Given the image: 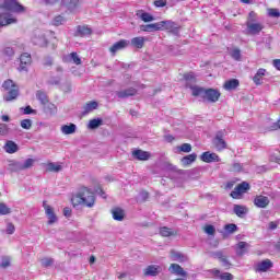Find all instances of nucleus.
<instances>
[{"mask_svg":"<svg viewBox=\"0 0 280 280\" xmlns=\"http://www.w3.org/2000/svg\"><path fill=\"white\" fill-rule=\"evenodd\" d=\"M248 248H250V245L244 241L238 242V244L235 247L237 257H244L246 253H248Z\"/></svg>","mask_w":280,"mask_h":280,"instance_id":"nucleus-16","label":"nucleus"},{"mask_svg":"<svg viewBox=\"0 0 280 280\" xmlns=\"http://www.w3.org/2000/svg\"><path fill=\"white\" fill-rule=\"evenodd\" d=\"M254 205L258 209H266L270 205V198L264 195H258L254 198Z\"/></svg>","mask_w":280,"mask_h":280,"instance_id":"nucleus-12","label":"nucleus"},{"mask_svg":"<svg viewBox=\"0 0 280 280\" xmlns=\"http://www.w3.org/2000/svg\"><path fill=\"white\" fill-rule=\"evenodd\" d=\"M132 47H136L137 49H143V46L145 45V37H133L131 39Z\"/></svg>","mask_w":280,"mask_h":280,"instance_id":"nucleus-30","label":"nucleus"},{"mask_svg":"<svg viewBox=\"0 0 280 280\" xmlns=\"http://www.w3.org/2000/svg\"><path fill=\"white\" fill-rule=\"evenodd\" d=\"M98 104L96 101H91L89 103H86L83 106V115H89V113H93V110H96Z\"/></svg>","mask_w":280,"mask_h":280,"instance_id":"nucleus-28","label":"nucleus"},{"mask_svg":"<svg viewBox=\"0 0 280 280\" xmlns=\"http://www.w3.org/2000/svg\"><path fill=\"white\" fill-rule=\"evenodd\" d=\"M277 226H279V223H278V222H270V223H269V229H270V231H275V229H277Z\"/></svg>","mask_w":280,"mask_h":280,"instance_id":"nucleus-64","label":"nucleus"},{"mask_svg":"<svg viewBox=\"0 0 280 280\" xmlns=\"http://www.w3.org/2000/svg\"><path fill=\"white\" fill-rule=\"evenodd\" d=\"M233 172H242V164L234 163L233 164Z\"/></svg>","mask_w":280,"mask_h":280,"instance_id":"nucleus-61","label":"nucleus"},{"mask_svg":"<svg viewBox=\"0 0 280 280\" xmlns=\"http://www.w3.org/2000/svg\"><path fill=\"white\" fill-rule=\"evenodd\" d=\"M43 207L45 209V213L46 217L48 219V224H56V222H58V217L56 215V213L54 212V208H51V206L47 205V201H43Z\"/></svg>","mask_w":280,"mask_h":280,"instance_id":"nucleus-8","label":"nucleus"},{"mask_svg":"<svg viewBox=\"0 0 280 280\" xmlns=\"http://www.w3.org/2000/svg\"><path fill=\"white\" fill-rule=\"evenodd\" d=\"M31 40L33 45H36L37 47H46L48 44L45 33L40 31H36Z\"/></svg>","mask_w":280,"mask_h":280,"instance_id":"nucleus-6","label":"nucleus"},{"mask_svg":"<svg viewBox=\"0 0 280 280\" xmlns=\"http://www.w3.org/2000/svg\"><path fill=\"white\" fill-rule=\"evenodd\" d=\"M272 268V260L265 259L256 265V272H268Z\"/></svg>","mask_w":280,"mask_h":280,"instance_id":"nucleus-18","label":"nucleus"},{"mask_svg":"<svg viewBox=\"0 0 280 280\" xmlns=\"http://www.w3.org/2000/svg\"><path fill=\"white\" fill-rule=\"evenodd\" d=\"M32 65V55L24 52L20 57V67L19 71H27V67Z\"/></svg>","mask_w":280,"mask_h":280,"instance_id":"nucleus-11","label":"nucleus"},{"mask_svg":"<svg viewBox=\"0 0 280 280\" xmlns=\"http://www.w3.org/2000/svg\"><path fill=\"white\" fill-rule=\"evenodd\" d=\"M154 5L156 8H165V5H167V1L166 0H155Z\"/></svg>","mask_w":280,"mask_h":280,"instance_id":"nucleus-58","label":"nucleus"},{"mask_svg":"<svg viewBox=\"0 0 280 280\" xmlns=\"http://www.w3.org/2000/svg\"><path fill=\"white\" fill-rule=\"evenodd\" d=\"M21 128H23L24 130H30V128H32V120L31 119H23L21 121Z\"/></svg>","mask_w":280,"mask_h":280,"instance_id":"nucleus-51","label":"nucleus"},{"mask_svg":"<svg viewBox=\"0 0 280 280\" xmlns=\"http://www.w3.org/2000/svg\"><path fill=\"white\" fill-rule=\"evenodd\" d=\"M248 189H250V185H248V183L246 182H243L242 184L234 188V190L231 192V197L237 199L240 198V196H242V194H246Z\"/></svg>","mask_w":280,"mask_h":280,"instance_id":"nucleus-10","label":"nucleus"},{"mask_svg":"<svg viewBox=\"0 0 280 280\" xmlns=\"http://www.w3.org/2000/svg\"><path fill=\"white\" fill-rule=\"evenodd\" d=\"M160 25H162V31L166 30V32H170L171 34H174V36H178L180 27L176 22L173 21H161Z\"/></svg>","mask_w":280,"mask_h":280,"instance_id":"nucleus-5","label":"nucleus"},{"mask_svg":"<svg viewBox=\"0 0 280 280\" xmlns=\"http://www.w3.org/2000/svg\"><path fill=\"white\" fill-rule=\"evenodd\" d=\"M5 10L7 12L21 14L22 12H25V7L16 0H0V27L16 23V19L12 18V14L5 13Z\"/></svg>","mask_w":280,"mask_h":280,"instance_id":"nucleus-1","label":"nucleus"},{"mask_svg":"<svg viewBox=\"0 0 280 280\" xmlns=\"http://www.w3.org/2000/svg\"><path fill=\"white\" fill-rule=\"evenodd\" d=\"M161 272V267L156 265H150L144 270V277H156Z\"/></svg>","mask_w":280,"mask_h":280,"instance_id":"nucleus-24","label":"nucleus"},{"mask_svg":"<svg viewBox=\"0 0 280 280\" xmlns=\"http://www.w3.org/2000/svg\"><path fill=\"white\" fill-rule=\"evenodd\" d=\"M247 27V34H250L252 36H257L261 33V30H264V24L258 22H248L246 23Z\"/></svg>","mask_w":280,"mask_h":280,"instance_id":"nucleus-9","label":"nucleus"},{"mask_svg":"<svg viewBox=\"0 0 280 280\" xmlns=\"http://www.w3.org/2000/svg\"><path fill=\"white\" fill-rule=\"evenodd\" d=\"M272 65L278 71H280V59H275L272 61Z\"/></svg>","mask_w":280,"mask_h":280,"instance_id":"nucleus-62","label":"nucleus"},{"mask_svg":"<svg viewBox=\"0 0 280 280\" xmlns=\"http://www.w3.org/2000/svg\"><path fill=\"white\" fill-rule=\"evenodd\" d=\"M36 163L35 159H26L24 162L18 160H8V171L12 173L25 172V170H31Z\"/></svg>","mask_w":280,"mask_h":280,"instance_id":"nucleus-3","label":"nucleus"},{"mask_svg":"<svg viewBox=\"0 0 280 280\" xmlns=\"http://www.w3.org/2000/svg\"><path fill=\"white\" fill-rule=\"evenodd\" d=\"M197 158L198 155L196 153L186 155L182 159V164L184 165V167H187V165H191V163H194Z\"/></svg>","mask_w":280,"mask_h":280,"instance_id":"nucleus-34","label":"nucleus"},{"mask_svg":"<svg viewBox=\"0 0 280 280\" xmlns=\"http://www.w3.org/2000/svg\"><path fill=\"white\" fill-rule=\"evenodd\" d=\"M268 16H271L272 19H279L280 12L278 9H269Z\"/></svg>","mask_w":280,"mask_h":280,"instance_id":"nucleus-52","label":"nucleus"},{"mask_svg":"<svg viewBox=\"0 0 280 280\" xmlns=\"http://www.w3.org/2000/svg\"><path fill=\"white\" fill-rule=\"evenodd\" d=\"M102 126V118H94L89 121L88 128L90 130H95L96 128H100Z\"/></svg>","mask_w":280,"mask_h":280,"instance_id":"nucleus-39","label":"nucleus"},{"mask_svg":"<svg viewBox=\"0 0 280 280\" xmlns=\"http://www.w3.org/2000/svg\"><path fill=\"white\" fill-rule=\"evenodd\" d=\"M116 95L120 100H126V97H132V95H137V90L135 88H129L127 90L116 92Z\"/></svg>","mask_w":280,"mask_h":280,"instance_id":"nucleus-23","label":"nucleus"},{"mask_svg":"<svg viewBox=\"0 0 280 280\" xmlns=\"http://www.w3.org/2000/svg\"><path fill=\"white\" fill-rule=\"evenodd\" d=\"M112 215L113 219L116 220V222H124V218H126V213L121 208H114L112 210Z\"/></svg>","mask_w":280,"mask_h":280,"instance_id":"nucleus-26","label":"nucleus"},{"mask_svg":"<svg viewBox=\"0 0 280 280\" xmlns=\"http://www.w3.org/2000/svg\"><path fill=\"white\" fill-rule=\"evenodd\" d=\"M230 56L231 58H233V60L240 62V60H242V50H240V48H232L230 51Z\"/></svg>","mask_w":280,"mask_h":280,"instance_id":"nucleus-38","label":"nucleus"},{"mask_svg":"<svg viewBox=\"0 0 280 280\" xmlns=\"http://www.w3.org/2000/svg\"><path fill=\"white\" fill-rule=\"evenodd\" d=\"M140 19L144 23H150L151 21H154V16H152L150 13H145V12L140 15Z\"/></svg>","mask_w":280,"mask_h":280,"instance_id":"nucleus-47","label":"nucleus"},{"mask_svg":"<svg viewBox=\"0 0 280 280\" xmlns=\"http://www.w3.org/2000/svg\"><path fill=\"white\" fill-rule=\"evenodd\" d=\"M132 154L138 161H148V159H150V153L145 151L136 150Z\"/></svg>","mask_w":280,"mask_h":280,"instance_id":"nucleus-29","label":"nucleus"},{"mask_svg":"<svg viewBox=\"0 0 280 280\" xmlns=\"http://www.w3.org/2000/svg\"><path fill=\"white\" fill-rule=\"evenodd\" d=\"M46 170L47 172L58 173L62 171V165L58 163L49 162L48 164H46Z\"/></svg>","mask_w":280,"mask_h":280,"instance_id":"nucleus-35","label":"nucleus"},{"mask_svg":"<svg viewBox=\"0 0 280 280\" xmlns=\"http://www.w3.org/2000/svg\"><path fill=\"white\" fill-rule=\"evenodd\" d=\"M226 233H235L237 231V225L235 223H230L224 226Z\"/></svg>","mask_w":280,"mask_h":280,"instance_id":"nucleus-49","label":"nucleus"},{"mask_svg":"<svg viewBox=\"0 0 280 280\" xmlns=\"http://www.w3.org/2000/svg\"><path fill=\"white\" fill-rule=\"evenodd\" d=\"M12 264V258H10V256H1L0 258V268H10Z\"/></svg>","mask_w":280,"mask_h":280,"instance_id":"nucleus-37","label":"nucleus"},{"mask_svg":"<svg viewBox=\"0 0 280 280\" xmlns=\"http://www.w3.org/2000/svg\"><path fill=\"white\" fill-rule=\"evenodd\" d=\"M171 275H176L177 277H187V271L180 267L178 264H171L168 268Z\"/></svg>","mask_w":280,"mask_h":280,"instance_id":"nucleus-17","label":"nucleus"},{"mask_svg":"<svg viewBox=\"0 0 280 280\" xmlns=\"http://www.w3.org/2000/svg\"><path fill=\"white\" fill-rule=\"evenodd\" d=\"M71 202L73 207H79V205H81L82 207H89L91 209L92 207H95V194H93L91 189L83 187L77 195L72 196Z\"/></svg>","mask_w":280,"mask_h":280,"instance_id":"nucleus-2","label":"nucleus"},{"mask_svg":"<svg viewBox=\"0 0 280 280\" xmlns=\"http://www.w3.org/2000/svg\"><path fill=\"white\" fill-rule=\"evenodd\" d=\"M19 150V144L12 140H8L4 144V152L8 154H16V151Z\"/></svg>","mask_w":280,"mask_h":280,"instance_id":"nucleus-25","label":"nucleus"},{"mask_svg":"<svg viewBox=\"0 0 280 280\" xmlns=\"http://www.w3.org/2000/svg\"><path fill=\"white\" fill-rule=\"evenodd\" d=\"M200 159L203 163H220V155L209 151L203 152Z\"/></svg>","mask_w":280,"mask_h":280,"instance_id":"nucleus-13","label":"nucleus"},{"mask_svg":"<svg viewBox=\"0 0 280 280\" xmlns=\"http://www.w3.org/2000/svg\"><path fill=\"white\" fill-rule=\"evenodd\" d=\"M14 231H16V229L14 228V224L8 223L7 224V233H8V235H14Z\"/></svg>","mask_w":280,"mask_h":280,"instance_id":"nucleus-56","label":"nucleus"},{"mask_svg":"<svg viewBox=\"0 0 280 280\" xmlns=\"http://www.w3.org/2000/svg\"><path fill=\"white\" fill-rule=\"evenodd\" d=\"M4 56H8L9 58H12V56H14V48L5 47L4 48Z\"/></svg>","mask_w":280,"mask_h":280,"instance_id":"nucleus-57","label":"nucleus"},{"mask_svg":"<svg viewBox=\"0 0 280 280\" xmlns=\"http://www.w3.org/2000/svg\"><path fill=\"white\" fill-rule=\"evenodd\" d=\"M62 5L68 8V10H75V5H78L77 0H62Z\"/></svg>","mask_w":280,"mask_h":280,"instance_id":"nucleus-43","label":"nucleus"},{"mask_svg":"<svg viewBox=\"0 0 280 280\" xmlns=\"http://www.w3.org/2000/svg\"><path fill=\"white\" fill-rule=\"evenodd\" d=\"M40 264L44 268H49L50 266H54V260L52 258H43Z\"/></svg>","mask_w":280,"mask_h":280,"instance_id":"nucleus-46","label":"nucleus"},{"mask_svg":"<svg viewBox=\"0 0 280 280\" xmlns=\"http://www.w3.org/2000/svg\"><path fill=\"white\" fill-rule=\"evenodd\" d=\"M220 262L222 264L223 268H225L226 270H229V268H231V261H229V258H226V256H223L220 259Z\"/></svg>","mask_w":280,"mask_h":280,"instance_id":"nucleus-53","label":"nucleus"},{"mask_svg":"<svg viewBox=\"0 0 280 280\" xmlns=\"http://www.w3.org/2000/svg\"><path fill=\"white\" fill-rule=\"evenodd\" d=\"M160 235H162V237H172V235H176V233L172 229L163 226L160 229Z\"/></svg>","mask_w":280,"mask_h":280,"instance_id":"nucleus-40","label":"nucleus"},{"mask_svg":"<svg viewBox=\"0 0 280 280\" xmlns=\"http://www.w3.org/2000/svg\"><path fill=\"white\" fill-rule=\"evenodd\" d=\"M267 71L264 68L257 70L256 74L253 77V82L256 86H261L264 84V77Z\"/></svg>","mask_w":280,"mask_h":280,"instance_id":"nucleus-19","label":"nucleus"},{"mask_svg":"<svg viewBox=\"0 0 280 280\" xmlns=\"http://www.w3.org/2000/svg\"><path fill=\"white\" fill-rule=\"evenodd\" d=\"M170 258L172 261H180V262L187 261V257L185 256V254L176 250H171Z\"/></svg>","mask_w":280,"mask_h":280,"instance_id":"nucleus-27","label":"nucleus"},{"mask_svg":"<svg viewBox=\"0 0 280 280\" xmlns=\"http://www.w3.org/2000/svg\"><path fill=\"white\" fill-rule=\"evenodd\" d=\"M2 89L7 91V94L3 96L4 102H12L19 97V85L14 81L8 79L3 82Z\"/></svg>","mask_w":280,"mask_h":280,"instance_id":"nucleus-4","label":"nucleus"},{"mask_svg":"<svg viewBox=\"0 0 280 280\" xmlns=\"http://www.w3.org/2000/svg\"><path fill=\"white\" fill-rule=\"evenodd\" d=\"M185 80L187 81H191V80H196V77L194 75V72L187 73L184 75Z\"/></svg>","mask_w":280,"mask_h":280,"instance_id":"nucleus-60","label":"nucleus"},{"mask_svg":"<svg viewBox=\"0 0 280 280\" xmlns=\"http://www.w3.org/2000/svg\"><path fill=\"white\" fill-rule=\"evenodd\" d=\"M11 212L12 210L5 203H0V215H8Z\"/></svg>","mask_w":280,"mask_h":280,"instance_id":"nucleus-44","label":"nucleus"},{"mask_svg":"<svg viewBox=\"0 0 280 280\" xmlns=\"http://www.w3.org/2000/svg\"><path fill=\"white\" fill-rule=\"evenodd\" d=\"M63 62H72L73 65H82V59L78 55V52H71L69 55L63 56Z\"/></svg>","mask_w":280,"mask_h":280,"instance_id":"nucleus-21","label":"nucleus"},{"mask_svg":"<svg viewBox=\"0 0 280 280\" xmlns=\"http://www.w3.org/2000/svg\"><path fill=\"white\" fill-rule=\"evenodd\" d=\"M77 33L79 36H89L91 35V28L88 26H78Z\"/></svg>","mask_w":280,"mask_h":280,"instance_id":"nucleus-42","label":"nucleus"},{"mask_svg":"<svg viewBox=\"0 0 280 280\" xmlns=\"http://www.w3.org/2000/svg\"><path fill=\"white\" fill-rule=\"evenodd\" d=\"M65 18L62 15H58L52 20V25H55L56 27L63 25L65 23Z\"/></svg>","mask_w":280,"mask_h":280,"instance_id":"nucleus-45","label":"nucleus"},{"mask_svg":"<svg viewBox=\"0 0 280 280\" xmlns=\"http://www.w3.org/2000/svg\"><path fill=\"white\" fill-rule=\"evenodd\" d=\"M140 30L142 32H161L163 31V25L161 24V22H158L153 24L142 25Z\"/></svg>","mask_w":280,"mask_h":280,"instance_id":"nucleus-20","label":"nucleus"},{"mask_svg":"<svg viewBox=\"0 0 280 280\" xmlns=\"http://www.w3.org/2000/svg\"><path fill=\"white\" fill-rule=\"evenodd\" d=\"M10 132V128H8V125L0 124V137H5Z\"/></svg>","mask_w":280,"mask_h":280,"instance_id":"nucleus-48","label":"nucleus"},{"mask_svg":"<svg viewBox=\"0 0 280 280\" xmlns=\"http://www.w3.org/2000/svg\"><path fill=\"white\" fill-rule=\"evenodd\" d=\"M203 100H207L208 102L215 103L220 100V92L214 89H208L206 90L203 94Z\"/></svg>","mask_w":280,"mask_h":280,"instance_id":"nucleus-14","label":"nucleus"},{"mask_svg":"<svg viewBox=\"0 0 280 280\" xmlns=\"http://www.w3.org/2000/svg\"><path fill=\"white\" fill-rule=\"evenodd\" d=\"M212 257H214V259H219V261L224 257V253L222 252H213L212 253Z\"/></svg>","mask_w":280,"mask_h":280,"instance_id":"nucleus-59","label":"nucleus"},{"mask_svg":"<svg viewBox=\"0 0 280 280\" xmlns=\"http://www.w3.org/2000/svg\"><path fill=\"white\" fill-rule=\"evenodd\" d=\"M194 97H203L205 98V92L206 90L200 86H192L191 88Z\"/></svg>","mask_w":280,"mask_h":280,"instance_id":"nucleus-41","label":"nucleus"},{"mask_svg":"<svg viewBox=\"0 0 280 280\" xmlns=\"http://www.w3.org/2000/svg\"><path fill=\"white\" fill-rule=\"evenodd\" d=\"M63 215L66 217V218H71V210H70V208H65L63 209Z\"/></svg>","mask_w":280,"mask_h":280,"instance_id":"nucleus-63","label":"nucleus"},{"mask_svg":"<svg viewBox=\"0 0 280 280\" xmlns=\"http://www.w3.org/2000/svg\"><path fill=\"white\" fill-rule=\"evenodd\" d=\"M246 23H257V13L255 11L249 12Z\"/></svg>","mask_w":280,"mask_h":280,"instance_id":"nucleus-50","label":"nucleus"},{"mask_svg":"<svg viewBox=\"0 0 280 280\" xmlns=\"http://www.w3.org/2000/svg\"><path fill=\"white\" fill-rule=\"evenodd\" d=\"M240 86V81L237 79H231L224 83L225 91H234Z\"/></svg>","mask_w":280,"mask_h":280,"instance_id":"nucleus-32","label":"nucleus"},{"mask_svg":"<svg viewBox=\"0 0 280 280\" xmlns=\"http://www.w3.org/2000/svg\"><path fill=\"white\" fill-rule=\"evenodd\" d=\"M205 232L207 233V235H215V226L206 225Z\"/></svg>","mask_w":280,"mask_h":280,"instance_id":"nucleus-54","label":"nucleus"},{"mask_svg":"<svg viewBox=\"0 0 280 280\" xmlns=\"http://www.w3.org/2000/svg\"><path fill=\"white\" fill-rule=\"evenodd\" d=\"M212 275H214V277H218V279L221 280H233V276L229 272H220L219 269H212Z\"/></svg>","mask_w":280,"mask_h":280,"instance_id":"nucleus-31","label":"nucleus"},{"mask_svg":"<svg viewBox=\"0 0 280 280\" xmlns=\"http://www.w3.org/2000/svg\"><path fill=\"white\" fill-rule=\"evenodd\" d=\"M36 97L38 100V102H40V104H43V106H45L46 104L49 103V98L47 97V93L38 90L36 92Z\"/></svg>","mask_w":280,"mask_h":280,"instance_id":"nucleus-36","label":"nucleus"},{"mask_svg":"<svg viewBox=\"0 0 280 280\" xmlns=\"http://www.w3.org/2000/svg\"><path fill=\"white\" fill-rule=\"evenodd\" d=\"M180 152H191V144L184 143L179 147Z\"/></svg>","mask_w":280,"mask_h":280,"instance_id":"nucleus-55","label":"nucleus"},{"mask_svg":"<svg viewBox=\"0 0 280 280\" xmlns=\"http://www.w3.org/2000/svg\"><path fill=\"white\" fill-rule=\"evenodd\" d=\"M130 45V42L128 39H120L119 42L115 43L110 48L109 51L113 56H115V54L117 51H121V49H126V47H128Z\"/></svg>","mask_w":280,"mask_h":280,"instance_id":"nucleus-15","label":"nucleus"},{"mask_svg":"<svg viewBox=\"0 0 280 280\" xmlns=\"http://www.w3.org/2000/svg\"><path fill=\"white\" fill-rule=\"evenodd\" d=\"M233 212L235 215H237V218H246L248 214V208L242 205H234Z\"/></svg>","mask_w":280,"mask_h":280,"instance_id":"nucleus-22","label":"nucleus"},{"mask_svg":"<svg viewBox=\"0 0 280 280\" xmlns=\"http://www.w3.org/2000/svg\"><path fill=\"white\" fill-rule=\"evenodd\" d=\"M75 130H78V126H75V124L63 125L61 127L62 135H73Z\"/></svg>","mask_w":280,"mask_h":280,"instance_id":"nucleus-33","label":"nucleus"},{"mask_svg":"<svg viewBox=\"0 0 280 280\" xmlns=\"http://www.w3.org/2000/svg\"><path fill=\"white\" fill-rule=\"evenodd\" d=\"M224 135H226V131L221 130L215 135V138L213 140L214 147L219 152H222V150H226V141H224Z\"/></svg>","mask_w":280,"mask_h":280,"instance_id":"nucleus-7","label":"nucleus"}]
</instances>
